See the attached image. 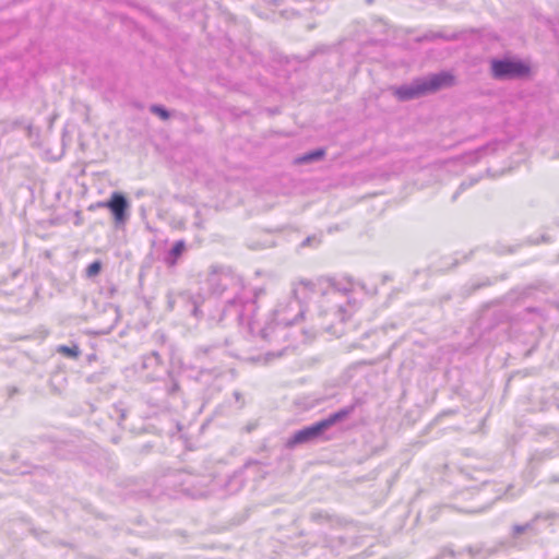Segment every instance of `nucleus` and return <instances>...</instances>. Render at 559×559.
Here are the masks:
<instances>
[{"instance_id": "nucleus-32", "label": "nucleus", "mask_w": 559, "mask_h": 559, "mask_svg": "<svg viewBox=\"0 0 559 559\" xmlns=\"http://www.w3.org/2000/svg\"><path fill=\"white\" fill-rule=\"evenodd\" d=\"M556 158H559V153L555 156Z\"/></svg>"}, {"instance_id": "nucleus-22", "label": "nucleus", "mask_w": 559, "mask_h": 559, "mask_svg": "<svg viewBox=\"0 0 559 559\" xmlns=\"http://www.w3.org/2000/svg\"><path fill=\"white\" fill-rule=\"evenodd\" d=\"M477 180H471L468 182L466 181H463L460 187L457 188V190L454 192V194L452 195V201H455L459 195L464 191L466 190L467 188L472 187Z\"/></svg>"}, {"instance_id": "nucleus-28", "label": "nucleus", "mask_w": 559, "mask_h": 559, "mask_svg": "<svg viewBox=\"0 0 559 559\" xmlns=\"http://www.w3.org/2000/svg\"><path fill=\"white\" fill-rule=\"evenodd\" d=\"M300 284L304 286L305 289H312V284L309 282H301Z\"/></svg>"}, {"instance_id": "nucleus-13", "label": "nucleus", "mask_w": 559, "mask_h": 559, "mask_svg": "<svg viewBox=\"0 0 559 559\" xmlns=\"http://www.w3.org/2000/svg\"><path fill=\"white\" fill-rule=\"evenodd\" d=\"M325 155V150L322 147L316 148L313 151L307 152L301 156H298L295 159L296 164H310L313 162H318L322 159Z\"/></svg>"}, {"instance_id": "nucleus-7", "label": "nucleus", "mask_w": 559, "mask_h": 559, "mask_svg": "<svg viewBox=\"0 0 559 559\" xmlns=\"http://www.w3.org/2000/svg\"><path fill=\"white\" fill-rule=\"evenodd\" d=\"M97 206L110 211L116 226L124 225L129 218L130 203L122 192H112L107 201L98 202Z\"/></svg>"}, {"instance_id": "nucleus-17", "label": "nucleus", "mask_w": 559, "mask_h": 559, "mask_svg": "<svg viewBox=\"0 0 559 559\" xmlns=\"http://www.w3.org/2000/svg\"><path fill=\"white\" fill-rule=\"evenodd\" d=\"M165 390L170 396L177 395L180 391L179 382L171 372L168 373V381L165 384Z\"/></svg>"}, {"instance_id": "nucleus-12", "label": "nucleus", "mask_w": 559, "mask_h": 559, "mask_svg": "<svg viewBox=\"0 0 559 559\" xmlns=\"http://www.w3.org/2000/svg\"><path fill=\"white\" fill-rule=\"evenodd\" d=\"M493 552H495L493 549L485 547L484 544H476V545L467 546L462 550V555L467 554L471 558L480 557L484 559L488 558Z\"/></svg>"}, {"instance_id": "nucleus-1", "label": "nucleus", "mask_w": 559, "mask_h": 559, "mask_svg": "<svg viewBox=\"0 0 559 559\" xmlns=\"http://www.w3.org/2000/svg\"><path fill=\"white\" fill-rule=\"evenodd\" d=\"M211 292L217 296H225L226 304L222 310L218 322L225 316H234L239 323H250L255 311V301L243 299L240 294L243 290L242 278L227 267H212L207 277Z\"/></svg>"}, {"instance_id": "nucleus-18", "label": "nucleus", "mask_w": 559, "mask_h": 559, "mask_svg": "<svg viewBox=\"0 0 559 559\" xmlns=\"http://www.w3.org/2000/svg\"><path fill=\"white\" fill-rule=\"evenodd\" d=\"M150 111L158 116L162 120H168L170 118V111L165 106L159 104L151 105Z\"/></svg>"}, {"instance_id": "nucleus-25", "label": "nucleus", "mask_w": 559, "mask_h": 559, "mask_svg": "<svg viewBox=\"0 0 559 559\" xmlns=\"http://www.w3.org/2000/svg\"><path fill=\"white\" fill-rule=\"evenodd\" d=\"M233 395H234L236 402L240 403V407H242L243 404H245L243 399H242V394L239 391H235Z\"/></svg>"}, {"instance_id": "nucleus-5", "label": "nucleus", "mask_w": 559, "mask_h": 559, "mask_svg": "<svg viewBox=\"0 0 559 559\" xmlns=\"http://www.w3.org/2000/svg\"><path fill=\"white\" fill-rule=\"evenodd\" d=\"M530 73V64L519 58L502 57L490 60V74L495 80H516L525 78Z\"/></svg>"}, {"instance_id": "nucleus-26", "label": "nucleus", "mask_w": 559, "mask_h": 559, "mask_svg": "<svg viewBox=\"0 0 559 559\" xmlns=\"http://www.w3.org/2000/svg\"><path fill=\"white\" fill-rule=\"evenodd\" d=\"M312 552L314 555H324L328 552V550L324 547H313Z\"/></svg>"}, {"instance_id": "nucleus-19", "label": "nucleus", "mask_w": 559, "mask_h": 559, "mask_svg": "<svg viewBox=\"0 0 559 559\" xmlns=\"http://www.w3.org/2000/svg\"><path fill=\"white\" fill-rule=\"evenodd\" d=\"M102 266L103 264L99 260L93 261L91 264H88V266L85 270L86 277L93 278L97 276L102 271Z\"/></svg>"}, {"instance_id": "nucleus-16", "label": "nucleus", "mask_w": 559, "mask_h": 559, "mask_svg": "<svg viewBox=\"0 0 559 559\" xmlns=\"http://www.w3.org/2000/svg\"><path fill=\"white\" fill-rule=\"evenodd\" d=\"M56 350L58 354H61L72 359H78L81 355V349L78 344H72L71 346L59 345Z\"/></svg>"}, {"instance_id": "nucleus-11", "label": "nucleus", "mask_w": 559, "mask_h": 559, "mask_svg": "<svg viewBox=\"0 0 559 559\" xmlns=\"http://www.w3.org/2000/svg\"><path fill=\"white\" fill-rule=\"evenodd\" d=\"M328 283V289L323 292V295H325L329 300H336L338 297H346L347 293L352 290L350 287L341 286L333 280H329Z\"/></svg>"}, {"instance_id": "nucleus-23", "label": "nucleus", "mask_w": 559, "mask_h": 559, "mask_svg": "<svg viewBox=\"0 0 559 559\" xmlns=\"http://www.w3.org/2000/svg\"><path fill=\"white\" fill-rule=\"evenodd\" d=\"M288 350H289V347L287 346L278 352H267L265 354V361H270L274 358H280V357L284 356Z\"/></svg>"}, {"instance_id": "nucleus-31", "label": "nucleus", "mask_w": 559, "mask_h": 559, "mask_svg": "<svg viewBox=\"0 0 559 559\" xmlns=\"http://www.w3.org/2000/svg\"><path fill=\"white\" fill-rule=\"evenodd\" d=\"M551 481H554V483L559 481V477H552V478H551Z\"/></svg>"}, {"instance_id": "nucleus-21", "label": "nucleus", "mask_w": 559, "mask_h": 559, "mask_svg": "<svg viewBox=\"0 0 559 559\" xmlns=\"http://www.w3.org/2000/svg\"><path fill=\"white\" fill-rule=\"evenodd\" d=\"M310 519L314 523H323L329 521L330 516L326 512L316 511L310 514Z\"/></svg>"}, {"instance_id": "nucleus-15", "label": "nucleus", "mask_w": 559, "mask_h": 559, "mask_svg": "<svg viewBox=\"0 0 559 559\" xmlns=\"http://www.w3.org/2000/svg\"><path fill=\"white\" fill-rule=\"evenodd\" d=\"M228 345V337H224L222 342H217L212 345H202L195 349L197 358H201L211 354L215 348Z\"/></svg>"}, {"instance_id": "nucleus-4", "label": "nucleus", "mask_w": 559, "mask_h": 559, "mask_svg": "<svg viewBox=\"0 0 559 559\" xmlns=\"http://www.w3.org/2000/svg\"><path fill=\"white\" fill-rule=\"evenodd\" d=\"M297 289H294V295H297ZM304 314V308L295 296L287 302H281L277 305L275 310L273 311V321L267 324L265 328L261 330V336L264 340H267L272 333H283L284 329H278V326H288L295 324Z\"/></svg>"}, {"instance_id": "nucleus-3", "label": "nucleus", "mask_w": 559, "mask_h": 559, "mask_svg": "<svg viewBox=\"0 0 559 559\" xmlns=\"http://www.w3.org/2000/svg\"><path fill=\"white\" fill-rule=\"evenodd\" d=\"M355 409L354 405L343 407L337 412L330 414L326 418L321 419L310 426L297 430L290 438L287 439L285 447L294 449L300 444L313 442L321 438L323 433L335 424L346 419Z\"/></svg>"}, {"instance_id": "nucleus-14", "label": "nucleus", "mask_w": 559, "mask_h": 559, "mask_svg": "<svg viewBox=\"0 0 559 559\" xmlns=\"http://www.w3.org/2000/svg\"><path fill=\"white\" fill-rule=\"evenodd\" d=\"M534 519L537 525L544 523L546 526H551L559 520V513L554 511L538 512L534 515Z\"/></svg>"}, {"instance_id": "nucleus-10", "label": "nucleus", "mask_w": 559, "mask_h": 559, "mask_svg": "<svg viewBox=\"0 0 559 559\" xmlns=\"http://www.w3.org/2000/svg\"><path fill=\"white\" fill-rule=\"evenodd\" d=\"M528 533L533 536H536L540 533L539 527L534 519V516L524 524H514L511 528V537L513 539L519 538L520 535Z\"/></svg>"}, {"instance_id": "nucleus-24", "label": "nucleus", "mask_w": 559, "mask_h": 559, "mask_svg": "<svg viewBox=\"0 0 559 559\" xmlns=\"http://www.w3.org/2000/svg\"><path fill=\"white\" fill-rule=\"evenodd\" d=\"M335 314H337L341 321L345 320L344 313L346 312L345 308L342 305H336L333 309H331Z\"/></svg>"}, {"instance_id": "nucleus-2", "label": "nucleus", "mask_w": 559, "mask_h": 559, "mask_svg": "<svg viewBox=\"0 0 559 559\" xmlns=\"http://www.w3.org/2000/svg\"><path fill=\"white\" fill-rule=\"evenodd\" d=\"M454 82L455 78L451 72L440 71L427 76L416 78L411 83L396 87L394 95L399 100L407 102L451 87Z\"/></svg>"}, {"instance_id": "nucleus-30", "label": "nucleus", "mask_w": 559, "mask_h": 559, "mask_svg": "<svg viewBox=\"0 0 559 559\" xmlns=\"http://www.w3.org/2000/svg\"><path fill=\"white\" fill-rule=\"evenodd\" d=\"M486 285H489V283H488V282H487V283H479V284L475 285V286L473 287V289L475 290V289H478V288H480V287H483V286H486Z\"/></svg>"}, {"instance_id": "nucleus-29", "label": "nucleus", "mask_w": 559, "mask_h": 559, "mask_svg": "<svg viewBox=\"0 0 559 559\" xmlns=\"http://www.w3.org/2000/svg\"><path fill=\"white\" fill-rule=\"evenodd\" d=\"M311 240H312V238H311V237H307V238L302 241L301 246H302V247L308 246V245L310 243V241H311Z\"/></svg>"}, {"instance_id": "nucleus-27", "label": "nucleus", "mask_w": 559, "mask_h": 559, "mask_svg": "<svg viewBox=\"0 0 559 559\" xmlns=\"http://www.w3.org/2000/svg\"><path fill=\"white\" fill-rule=\"evenodd\" d=\"M447 554L451 557H456V556H461L462 555V550L456 552L454 551L453 549H445Z\"/></svg>"}, {"instance_id": "nucleus-9", "label": "nucleus", "mask_w": 559, "mask_h": 559, "mask_svg": "<svg viewBox=\"0 0 559 559\" xmlns=\"http://www.w3.org/2000/svg\"><path fill=\"white\" fill-rule=\"evenodd\" d=\"M187 250V243L183 239L177 240L171 248L166 252L164 262L167 266L173 267L177 265L179 259Z\"/></svg>"}, {"instance_id": "nucleus-8", "label": "nucleus", "mask_w": 559, "mask_h": 559, "mask_svg": "<svg viewBox=\"0 0 559 559\" xmlns=\"http://www.w3.org/2000/svg\"><path fill=\"white\" fill-rule=\"evenodd\" d=\"M180 491L191 498H202L209 492L207 483L204 477H199L189 473H178L177 475Z\"/></svg>"}, {"instance_id": "nucleus-6", "label": "nucleus", "mask_w": 559, "mask_h": 559, "mask_svg": "<svg viewBox=\"0 0 559 559\" xmlns=\"http://www.w3.org/2000/svg\"><path fill=\"white\" fill-rule=\"evenodd\" d=\"M167 309L180 310L182 314H190L195 319L203 317V310L201 309L204 299L201 295H193L188 290L182 292H169L166 295Z\"/></svg>"}, {"instance_id": "nucleus-20", "label": "nucleus", "mask_w": 559, "mask_h": 559, "mask_svg": "<svg viewBox=\"0 0 559 559\" xmlns=\"http://www.w3.org/2000/svg\"><path fill=\"white\" fill-rule=\"evenodd\" d=\"M160 362H162L160 355L156 350H153L150 355H147L144 358V367L145 368L152 367L154 365H159Z\"/></svg>"}]
</instances>
